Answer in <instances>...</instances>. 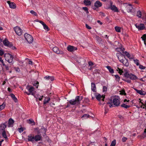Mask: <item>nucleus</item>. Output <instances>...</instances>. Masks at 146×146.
Masks as SVG:
<instances>
[{"label":"nucleus","mask_w":146,"mask_h":146,"mask_svg":"<svg viewBox=\"0 0 146 146\" xmlns=\"http://www.w3.org/2000/svg\"><path fill=\"white\" fill-rule=\"evenodd\" d=\"M83 97L77 96L74 100H71L69 101L70 104L72 105H78L80 104L81 101L82 100Z\"/></svg>","instance_id":"1"},{"label":"nucleus","mask_w":146,"mask_h":146,"mask_svg":"<svg viewBox=\"0 0 146 146\" xmlns=\"http://www.w3.org/2000/svg\"><path fill=\"white\" fill-rule=\"evenodd\" d=\"M26 88L28 90L29 93H28L27 92H25V93L27 94L28 95L31 94L34 96L35 97V93L34 92V88L31 85H28L27 86Z\"/></svg>","instance_id":"2"},{"label":"nucleus","mask_w":146,"mask_h":146,"mask_svg":"<svg viewBox=\"0 0 146 146\" xmlns=\"http://www.w3.org/2000/svg\"><path fill=\"white\" fill-rule=\"evenodd\" d=\"M4 57L6 61L9 63H12V64H13L12 63L13 59V56L10 54L6 53L4 54Z\"/></svg>","instance_id":"3"},{"label":"nucleus","mask_w":146,"mask_h":146,"mask_svg":"<svg viewBox=\"0 0 146 146\" xmlns=\"http://www.w3.org/2000/svg\"><path fill=\"white\" fill-rule=\"evenodd\" d=\"M124 76L127 78H129L131 80H135L137 78V76L132 74H129L128 72H126L124 74Z\"/></svg>","instance_id":"4"},{"label":"nucleus","mask_w":146,"mask_h":146,"mask_svg":"<svg viewBox=\"0 0 146 146\" xmlns=\"http://www.w3.org/2000/svg\"><path fill=\"white\" fill-rule=\"evenodd\" d=\"M24 36L25 39L30 44L33 42V38L31 35L26 33L24 34Z\"/></svg>","instance_id":"5"},{"label":"nucleus","mask_w":146,"mask_h":146,"mask_svg":"<svg viewBox=\"0 0 146 146\" xmlns=\"http://www.w3.org/2000/svg\"><path fill=\"white\" fill-rule=\"evenodd\" d=\"M113 103L115 106H118L120 104V98L118 96L114 97L113 99Z\"/></svg>","instance_id":"6"},{"label":"nucleus","mask_w":146,"mask_h":146,"mask_svg":"<svg viewBox=\"0 0 146 146\" xmlns=\"http://www.w3.org/2000/svg\"><path fill=\"white\" fill-rule=\"evenodd\" d=\"M14 29L16 34L18 36H21L22 35V30L20 28L16 26L14 28Z\"/></svg>","instance_id":"7"},{"label":"nucleus","mask_w":146,"mask_h":146,"mask_svg":"<svg viewBox=\"0 0 146 146\" xmlns=\"http://www.w3.org/2000/svg\"><path fill=\"white\" fill-rule=\"evenodd\" d=\"M124 6L126 7V9L128 12H130L132 9L131 4L125 3L124 4Z\"/></svg>","instance_id":"8"},{"label":"nucleus","mask_w":146,"mask_h":146,"mask_svg":"<svg viewBox=\"0 0 146 146\" xmlns=\"http://www.w3.org/2000/svg\"><path fill=\"white\" fill-rule=\"evenodd\" d=\"M135 26L139 30H143L145 28L144 26V25L142 23L139 25H137V24H135Z\"/></svg>","instance_id":"9"},{"label":"nucleus","mask_w":146,"mask_h":146,"mask_svg":"<svg viewBox=\"0 0 146 146\" xmlns=\"http://www.w3.org/2000/svg\"><path fill=\"white\" fill-rule=\"evenodd\" d=\"M96 99L99 101H100L101 100L104 102V98H105V96L101 95L100 94H98V95H96Z\"/></svg>","instance_id":"10"},{"label":"nucleus","mask_w":146,"mask_h":146,"mask_svg":"<svg viewBox=\"0 0 146 146\" xmlns=\"http://www.w3.org/2000/svg\"><path fill=\"white\" fill-rule=\"evenodd\" d=\"M53 51L57 54H63V52L62 51H60L58 48L56 47H54L53 48Z\"/></svg>","instance_id":"11"},{"label":"nucleus","mask_w":146,"mask_h":146,"mask_svg":"<svg viewBox=\"0 0 146 146\" xmlns=\"http://www.w3.org/2000/svg\"><path fill=\"white\" fill-rule=\"evenodd\" d=\"M7 3L9 5L10 7L12 9H15L16 7V4L13 2H11L10 1H7Z\"/></svg>","instance_id":"12"},{"label":"nucleus","mask_w":146,"mask_h":146,"mask_svg":"<svg viewBox=\"0 0 146 146\" xmlns=\"http://www.w3.org/2000/svg\"><path fill=\"white\" fill-rule=\"evenodd\" d=\"M35 141H37L42 140V136L41 135L40 133V134H38L34 136Z\"/></svg>","instance_id":"13"},{"label":"nucleus","mask_w":146,"mask_h":146,"mask_svg":"<svg viewBox=\"0 0 146 146\" xmlns=\"http://www.w3.org/2000/svg\"><path fill=\"white\" fill-rule=\"evenodd\" d=\"M34 130L37 131V133L38 134H40V133L42 132H43L45 134L46 133V131L44 128H42L40 129L39 130L38 128H35L34 129Z\"/></svg>","instance_id":"14"},{"label":"nucleus","mask_w":146,"mask_h":146,"mask_svg":"<svg viewBox=\"0 0 146 146\" xmlns=\"http://www.w3.org/2000/svg\"><path fill=\"white\" fill-rule=\"evenodd\" d=\"M77 48L71 45H69L67 47V50L69 52H72L74 50H76Z\"/></svg>","instance_id":"15"},{"label":"nucleus","mask_w":146,"mask_h":146,"mask_svg":"<svg viewBox=\"0 0 146 146\" xmlns=\"http://www.w3.org/2000/svg\"><path fill=\"white\" fill-rule=\"evenodd\" d=\"M28 140L29 141L33 142L35 141L34 136L30 134L28 136Z\"/></svg>","instance_id":"16"},{"label":"nucleus","mask_w":146,"mask_h":146,"mask_svg":"<svg viewBox=\"0 0 146 146\" xmlns=\"http://www.w3.org/2000/svg\"><path fill=\"white\" fill-rule=\"evenodd\" d=\"M112 2H111V6L110 7V9L111 10L113 11H114L115 12H118L119 11H118V9L114 5H112Z\"/></svg>","instance_id":"17"},{"label":"nucleus","mask_w":146,"mask_h":146,"mask_svg":"<svg viewBox=\"0 0 146 146\" xmlns=\"http://www.w3.org/2000/svg\"><path fill=\"white\" fill-rule=\"evenodd\" d=\"M102 3L100 1H97L94 3V5L96 8H98L102 6Z\"/></svg>","instance_id":"18"},{"label":"nucleus","mask_w":146,"mask_h":146,"mask_svg":"<svg viewBox=\"0 0 146 146\" xmlns=\"http://www.w3.org/2000/svg\"><path fill=\"white\" fill-rule=\"evenodd\" d=\"M3 44L5 46L9 47L10 44L11 43L6 38L3 41Z\"/></svg>","instance_id":"19"},{"label":"nucleus","mask_w":146,"mask_h":146,"mask_svg":"<svg viewBox=\"0 0 146 146\" xmlns=\"http://www.w3.org/2000/svg\"><path fill=\"white\" fill-rule=\"evenodd\" d=\"M35 0H29L28 5H29L34 7L35 6Z\"/></svg>","instance_id":"20"},{"label":"nucleus","mask_w":146,"mask_h":146,"mask_svg":"<svg viewBox=\"0 0 146 146\" xmlns=\"http://www.w3.org/2000/svg\"><path fill=\"white\" fill-rule=\"evenodd\" d=\"M120 62L126 66H128L129 65V63L127 60H120Z\"/></svg>","instance_id":"21"},{"label":"nucleus","mask_w":146,"mask_h":146,"mask_svg":"<svg viewBox=\"0 0 146 146\" xmlns=\"http://www.w3.org/2000/svg\"><path fill=\"white\" fill-rule=\"evenodd\" d=\"M14 121L12 118H10L9 120L8 127L12 126L13 124Z\"/></svg>","instance_id":"22"},{"label":"nucleus","mask_w":146,"mask_h":146,"mask_svg":"<svg viewBox=\"0 0 146 146\" xmlns=\"http://www.w3.org/2000/svg\"><path fill=\"white\" fill-rule=\"evenodd\" d=\"M44 78L46 80L50 79L51 81H52L54 80V77L53 76H46L44 77Z\"/></svg>","instance_id":"23"},{"label":"nucleus","mask_w":146,"mask_h":146,"mask_svg":"<svg viewBox=\"0 0 146 146\" xmlns=\"http://www.w3.org/2000/svg\"><path fill=\"white\" fill-rule=\"evenodd\" d=\"M96 85L94 83H91V90L94 92H96Z\"/></svg>","instance_id":"24"},{"label":"nucleus","mask_w":146,"mask_h":146,"mask_svg":"<svg viewBox=\"0 0 146 146\" xmlns=\"http://www.w3.org/2000/svg\"><path fill=\"white\" fill-rule=\"evenodd\" d=\"M6 127V125L5 124H2L0 126V131L2 132L3 131H5V128Z\"/></svg>","instance_id":"25"},{"label":"nucleus","mask_w":146,"mask_h":146,"mask_svg":"<svg viewBox=\"0 0 146 146\" xmlns=\"http://www.w3.org/2000/svg\"><path fill=\"white\" fill-rule=\"evenodd\" d=\"M106 68L109 70L111 74H113L114 73V70L110 66H107Z\"/></svg>","instance_id":"26"},{"label":"nucleus","mask_w":146,"mask_h":146,"mask_svg":"<svg viewBox=\"0 0 146 146\" xmlns=\"http://www.w3.org/2000/svg\"><path fill=\"white\" fill-rule=\"evenodd\" d=\"M135 90L140 95H144L145 94H146L145 92L144 91L141 90H138L136 89H135Z\"/></svg>","instance_id":"27"},{"label":"nucleus","mask_w":146,"mask_h":146,"mask_svg":"<svg viewBox=\"0 0 146 146\" xmlns=\"http://www.w3.org/2000/svg\"><path fill=\"white\" fill-rule=\"evenodd\" d=\"M84 3L86 6L90 5L91 4V2L90 1L88 0H84Z\"/></svg>","instance_id":"28"},{"label":"nucleus","mask_w":146,"mask_h":146,"mask_svg":"<svg viewBox=\"0 0 146 146\" xmlns=\"http://www.w3.org/2000/svg\"><path fill=\"white\" fill-rule=\"evenodd\" d=\"M10 95L15 102H17V98H16L15 95L13 94L12 93Z\"/></svg>","instance_id":"29"},{"label":"nucleus","mask_w":146,"mask_h":146,"mask_svg":"<svg viewBox=\"0 0 146 146\" xmlns=\"http://www.w3.org/2000/svg\"><path fill=\"white\" fill-rule=\"evenodd\" d=\"M27 122L29 124H32V123H33L32 124V125H35V123L34 121L32 119H30L29 120H27Z\"/></svg>","instance_id":"30"},{"label":"nucleus","mask_w":146,"mask_h":146,"mask_svg":"<svg viewBox=\"0 0 146 146\" xmlns=\"http://www.w3.org/2000/svg\"><path fill=\"white\" fill-rule=\"evenodd\" d=\"M2 133V135L3 137L5 138L6 140L7 139V137L6 134V132L5 131H3L1 132Z\"/></svg>","instance_id":"31"},{"label":"nucleus","mask_w":146,"mask_h":146,"mask_svg":"<svg viewBox=\"0 0 146 146\" xmlns=\"http://www.w3.org/2000/svg\"><path fill=\"white\" fill-rule=\"evenodd\" d=\"M44 29L48 31L49 30V29L48 27V26L46 25L44 23L42 25Z\"/></svg>","instance_id":"32"},{"label":"nucleus","mask_w":146,"mask_h":146,"mask_svg":"<svg viewBox=\"0 0 146 146\" xmlns=\"http://www.w3.org/2000/svg\"><path fill=\"white\" fill-rule=\"evenodd\" d=\"M5 106L6 104L4 102H3L2 105H0V111L5 108Z\"/></svg>","instance_id":"33"},{"label":"nucleus","mask_w":146,"mask_h":146,"mask_svg":"<svg viewBox=\"0 0 146 146\" xmlns=\"http://www.w3.org/2000/svg\"><path fill=\"white\" fill-rule=\"evenodd\" d=\"M115 29L116 31L117 32H120L121 31V28L118 27L116 26L115 27Z\"/></svg>","instance_id":"34"},{"label":"nucleus","mask_w":146,"mask_h":146,"mask_svg":"<svg viewBox=\"0 0 146 146\" xmlns=\"http://www.w3.org/2000/svg\"><path fill=\"white\" fill-rule=\"evenodd\" d=\"M121 106L122 107H123L125 108H128L130 107L129 106H128L127 105H126L125 104H122L121 105Z\"/></svg>","instance_id":"35"},{"label":"nucleus","mask_w":146,"mask_h":146,"mask_svg":"<svg viewBox=\"0 0 146 146\" xmlns=\"http://www.w3.org/2000/svg\"><path fill=\"white\" fill-rule=\"evenodd\" d=\"M137 16L139 18H140L141 17V13L140 11H139L137 12Z\"/></svg>","instance_id":"36"},{"label":"nucleus","mask_w":146,"mask_h":146,"mask_svg":"<svg viewBox=\"0 0 146 146\" xmlns=\"http://www.w3.org/2000/svg\"><path fill=\"white\" fill-rule=\"evenodd\" d=\"M50 100V98H46L44 101V104H45L46 103H47Z\"/></svg>","instance_id":"37"},{"label":"nucleus","mask_w":146,"mask_h":146,"mask_svg":"<svg viewBox=\"0 0 146 146\" xmlns=\"http://www.w3.org/2000/svg\"><path fill=\"white\" fill-rule=\"evenodd\" d=\"M116 144L115 140H113L111 143L110 146H115Z\"/></svg>","instance_id":"38"},{"label":"nucleus","mask_w":146,"mask_h":146,"mask_svg":"<svg viewBox=\"0 0 146 146\" xmlns=\"http://www.w3.org/2000/svg\"><path fill=\"white\" fill-rule=\"evenodd\" d=\"M30 12L34 16H37V14L33 10L31 11Z\"/></svg>","instance_id":"39"},{"label":"nucleus","mask_w":146,"mask_h":146,"mask_svg":"<svg viewBox=\"0 0 146 146\" xmlns=\"http://www.w3.org/2000/svg\"><path fill=\"white\" fill-rule=\"evenodd\" d=\"M9 47L11 48L13 50H15L16 49V48L15 46H14L13 45V44L12 43L10 44Z\"/></svg>","instance_id":"40"},{"label":"nucleus","mask_w":146,"mask_h":146,"mask_svg":"<svg viewBox=\"0 0 146 146\" xmlns=\"http://www.w3.org/2000/svg\"><path fill=\"white\" fill-rule=\"evenodd\" d=\"M124 56L121 54L120 55V56H118V59L119 60V61L120 62L121 60H123L122 58Z\"/></svg>","instance_id":"41"},{"label":"nucleus","mask_w":146,"mask_h":146,"mask_svg":"<svg viewBox=\"0 0 146 146\" xmlns=\"http://www.w3.org/2000/svg\"><path fill=\"white\" fill-rule=\"evenodd\" d=\"M134 62L136 64L137 66H138L139 65V60L137 59H134L133 60Z\"/></svg>","instance_id":"42"},{"label":"nucleus","mask_w":146,"mask_h":146,"mask_svg":"<svg viewBox=\"0 0 146 146\" xmlns=\"http://www.w3.org/2000/svg\"><path fill=\"white\" fill-rule=\"evenodd\" d=\"M124 53L125 54L127 57L128 58H130V55L128 52L125 51L124 52Z\"/></svg>","instance_id":"43"},{"label":"nucleus","mask_w":146,"mask_h":146,"mask_svg":"<svg viewBox=\"0 0 146 146\" xmlns=\"http://www.w3.org/2000/svg\"><path fill=\"white\" fill-rule=\"evenodd\" d=\"M115 77L117 80L118 81H119L120 79V77L118 75H115Z\"/></svg>","instance_id":"44"},{"label":"nucleus","mask_w":146,"mask_h":146,"mask_svg":"<svg viewBox=\"0 0 146 146\" xmlns=\"http://www.w3.org/2000/svg\"><path fill=\"white\" fill-rule=\"evenodd\" d=\"M90 116L88 114H85L82 117V118L84 117V118H86Z\"/></svg>","instance_id":"45"},{"label":"nucleus","mask_w":146,"mask_h":146,"mask_svg":"<svg viewBox=\"0 0 146 146\" xmlns=\"http://www.w3.org/2000/svg\"><path fill=\"white\" fill-rule=\"evenodd\" d=\"M127 139V137H123L122 138V141L123 142H124L126 141Z\"/></svg>","instance_id":"46"},{"label":"nucleus","mask_w":146,"mask_h":146,"mask_svg":"<svg viewBox=\"0 0 146 146\" xmlns=\"http://www.w3.org/2000/svg\"><path fill=\"white\" fill-rule=\"evenodd\" d=\"M1 57H0V62H1L3 66L5 65V64L4 63V62L3 61V60H2Z\"/></svg>","instance_id":"47"},{"label":"nucleus","mask_w":146,"mask_h":146,"mask_svg":"<svg viewBox=\"0 0 146 146\" xmlns=\"http://www.w3.org/2000/svg\"><path fill=\"white\" fill-rule=\"evenodd\" d=\"M119 49L121 51H122V53H124L125 52H124V51L125 50V48L123 47H121V48H119Z\"/></svg>","instance_id":"48"},{"label":"nucleus","mask_w":146,"mask_h":146,"mask_svg":"<svg viewBox=\"0 0 146 146\" xmlns=\"http://www.w3.org/2000/svg\"><path fill=\"white\" fill-rule=\"evenodd\" d=\"M117 69H118L119 71V73L121 74L123 72L122 71V70H121V69L119 68H117Z\"/></svg>","instance_id":"49"},{"label":"nucleus","mask_w":146,"mask_h":146,"mask_svg":"<svg viewBox=\"0 0 146 146\" xmlns=\"http://www.w3.org/2000/svg\"><path fill=\"white\" fill-rule=\"evenodd\" d=\"M18 129L19 130V132H20V133L22 132L23 131V128L22 127H21V128H19Z\"/></svg>","instance_id":"50"},{"label":"nucleus","mask_w":146,"mask_h":146,"mask_svg":"<svg viewBox=\"0 0 146 146\" xmlns=\"http://www.w3.org/2000/svg\"><path fill=\"white\" fill-rule=\"evenodd\" d=\"M3 66H5V69H6L7 70H9V66L8 65H6L5 64V65Z\"/></svg>","instance_id":"51"},{"label":"nucleus","mask_w":146,"mask_h":146,"mask_svg":"<svg viewBox=\"0 0 146 146\" xmlns=\"http://www.w3.org/2000/svg\"><path fill=\"white\" fill-rule=\"evenodd\" d=\"M139 68H140L141 69H145V67L143 66V65H140L139 66Z\"/></svg>","instance_id":"52"},{"label":"nucleus","mask_w":146,"mask_h":146,"mask_svg":"<svg viewBox=\"0 0 146 146\" xmlns=\"http://www.w3.org/2000/svg\"><path fill=\"white\" fill-rule=\"evenodd\" d=\"M15 69L16 71L17 72H19L20 71L19 68H18L15 67Z\"/></svg>","instance_id":"53"},{"label":"nucleus","mask_w":146,"mask_h":146,"mask_svg":"<svg viewBox=\"0 0 146 146\" xmlns=\"http://www.w3.org/2000/svg\"><path fill=\"white\" fill-rule=\"evenodd\" d=\"M96 39L98 41H101V39L98 36H96Z\"/></svg>","instance_id":"54"},{"label":"nucleus","mask_w":146,"mask_h":146,"mask_svg":"<svg viewBox=\"0 0 146 146\" xmlns=\"http://www.w3.org/2000/svg\"><path fill=\"white\" fill-rule=\"evenodd\" d=\"M4 54V51L2 50H0V55L1 56H2Z\"/></svg>","instance_id":"55"},{"label":"nucleus","mask_w":146,"mask_h":146,"mask_svg":"<svg viewBox=\"0 0 146 146\" xmlns=\"http://www.w3.org/2000/svg\"><path fill=\"white\" fill-rule=\"evenodd\" d=\"M107 90V87L105 86H104L103 87V91L106 92Z\"/></svg>","instance_id":"56"},{"label":"nucleus","mask_w":146,"mask_h":146,"mask_svg":"<svg viewBox=\"0 0 146 146\" xmlns=\"http://www.w3.org/2000/svg\"><path fill=\"white\" fill-rule=\"evenodd\" d=\"M123 80L125 81L126 82L128 83H130L131 82V80H127V79H124V80Z\"/></svg>","instance_id":"57"},{"label":"nucleus","mask_w":146,"mask_h":146,"mask_svg":"<svg viewBox=\"0 0 146 146\" xmlns=\"http://www.w3.org/2000/svg\"><path fill=\"white\" fill-rule=\"evenodd\" d=\"M120 94L122 95H126V93L124 90L121 91V92Z\"/></svg>","instance_id":"58"},{"label":"nucleus","mask_w":146,"mask_h":146,"mask_svg":"<svg viewBox=\"0 0 146 146\" xmlns=\"http://www.w3.org/2000/svg\"><path fill=\"white\" fill-rule=\"evenodd\" d=\"M86 28L88 29H91V27L88 26V25L87 24H86Z\"/></svg>","instance_id":"59"},{"label":"nucleus","mask_w":146,"mask_h":146,"mask_svg":"<svg viewBox=\"0 0 146 146\" xmlns=\"http://www.w3.org/2000/svg\"><path fill=\"white\" fill-rule=\"evenodd\" d=\"M106 39V40L108 41H109V39H108V36L107 35H106L104 37Z\"/></svg>","instance_id":"60"},{"label":"nucleus","mask_w":146,"mask_h":146,"mask_svg":"<svg viewBox=\"0 0 146 146\" xmlns=\"http://www.w3.org/2000/svg\"><path fill=\"white\" fill-rule=\"evenodd\" d=\"M88 64L90 66H92L94 64L91 61L89 62H88Z\"/></svg>","instance_id":"61"},{"label":"nucleus","mask_w":146,"mask_h":146,"mask_svg":"<svg viewBox=\"0 0 146 146\" xmlns=\"http://www.w3.org/2000/svg\"><path fill=\"white\" fill-rule=\"evenodd\" d=\"M83 9L85 11H88V8L86 7H83Z\"/></svg>","instance_id":"62"},{"label":"nucleus","mask_w":146,"mask_h":146,"mask_svg":"<svg viewBox=\"0 0 146 146\" xmlns=\"http://www.w3.org/2000/svg\"><path fill=\"white\" fill-rule=\"evenodd\" d=\"M140 102L142 104H143L144 106H145L146 109V101H145V104H143V102H141V101H140Z\"/></svg>","instance_id":"63"},{"label":"nucleus","mask_w":146,"mask_h":146,"mask_svg":"<svg viewBox=\"0 0 146 146\" xmlns=\"http://www.w3.org/2000/svg\"><path fill=\"white\" fill-rule=\"evenodd\" d=\"M29 64H31V65H33V62L31 60H29Z\"/></svg>","instance_id":"64"}]
</instances>
